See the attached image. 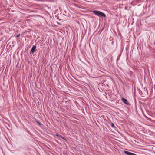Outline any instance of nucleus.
<instances>
[{
	"label": "nucleus",
	"instance_id": "7ed1b4c3",
	"mask_svg": "<svg viewBox=\"0 0 155 155\" xmlns=\"http://www.w3.org/2000/svg\"><path fill=\"white\" fill-rule=\"evenodd\" d=\"M122 100L123 102L125 104L128 105L129 104V103L127 101V99H126L125 98H122Z\"/></svg>",
	"mask_w": 155,
	"mask_h": 155
},
{
	"label": "nucleus",
	"instance_id": "423d86ee",
	"mask_svg": "<svg viewBox=\"0 0 155 155\" xmlns=\"http://www.w3.org/2000/svg\"><path fill=\"white\" fill-rule=\"evenodd\" d=\"M20 34L16 36V37L18 38V37H19L20 36Z\"/></svg>",
	"mask_w": 155,
	"mask_h": 155
},
{
	"label": "nucleus",
	"instance_id": "f257e3e1",
	"mask_svg": "<svg viewBox=\"0 0 155 155\" xmlns=\"http://www.w3.org/2000/svg\"><path fill=\"white\" fill-rule=\"evenodd\" d=\"M93 13L95 15L98 16H101L102 17H106V15L105 14L99 11L96 10L93 11Z\"/></svg>",
	"mask_w": 155,
	"mask_h": 155
},
{
	"label": "nucleus",
	"instance_id": "20e7f679",
	"mask_svg": "<svg viewBox=\"0 0 155 155\" xmlns=\"http://www.w3.org/2000/svg\"><path fill=\"white\" fill-rule=\"evenodd\" d=\"M56 135L57 136H58V137H61V138L62 139H64V140H65L66 141L67 140L65 139V138H64L63 137H62L61 136H60V135L58 134H57Z\"/></svg>",
	"mask_w": 155,
	"mask_h": 155
},
{
	"label": "nucleus",
	"instance_id": "39448f33",
	"mask_svg": "<svg viewBox=\"0 0 155 155\" xmlns=\"http://www.w3.org/2000/svg\"><path fill=\"white\" fill-rule=\"evenodd\" d=\"M111 126L112 127H114H114H115L114 125V124L113 123H111Z\"/></svg>",
	"mask_w": 155,
	"mask_h": 155
},
{
	"label": "nucleus",
	"instance_id": "0eeeda50",
	"mask_svg": "<svg viewBox=\"0 0 155 155\" xmlns=\"http://www.w3.org/2000/svg\"><path fill=\"white\" fill-rule=\"evenodd\" d=\"M38 124H39V125H40V123L39 122V123H38Z\"/></svg>",
	"mask_w": 155,
	"mask_h": 155
},
{
	"label": "nucleus",
	"instance_id": "f03ea898",
	"mask_svg": "<svg viewBox=\"0 0 155 155\" xmlns=\"http://www.w3.org/2000/svg\"><path fill=\"white\" fill-rule=\"evenodd\" d=\"M36 48V46L35 45H33L31 49L30 52L32 53H33L35 51V50Z\"/></svg>",
	"mask_w": 155,
	"mask_h": 155
}]
</instances>
